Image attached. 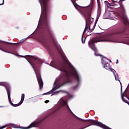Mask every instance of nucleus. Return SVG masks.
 I'll return each instance as SVG.
<instances>
[{"instance_id": "obj_14", "label": "nucleus", "mask_w": 129, "mask_h": 129, "mask_svg": "<svg viewBox=\"0 0 129 129\" xmlns=\"http://www.w3.org/2000/svg\"><path fill=\"white\" fill-rule=\"evenodd\" d=\"M119 5V3L117 2V1H112V3L109 4L110 7H114L115 6H118Z\"/></svg>"}, {"instance_id": "obj_2", "label": "nucleus", "mask_w": 129, "mask_h": 129, "mask_svg": "<svg viewBox=\"0 0 129 129\" xmlns=\"http://www.w3.org/2000/svg\"><path fill=\"white\" fill-rule=\"evenodd\" d=\"M97 42H114V41L112 36L111 35H100L90 40L89 41V46L93 51H94L95 56H99V55L96 54L97 49H96V47L94 45V43H97Z\"/></svg>"}, {"instance_id": "obj_3", "label": "nucleus", "mask_w": 129, "mask_h": 129, "mask_svg": "<svg viewBox=\"0 0 129 129\" xmlns=\"http://www.w3.org/2000/svg\"><path fill=\"white\" fill-rule=\"evenodd\" d=\"M118 16H120V17L121 18L123 23L125 25H129V21L128 19H127V17H126V15H125V13H123L121 15H119V14L114 12H111L109 13L108 14H105L103 16V19H108V20H114L113 19V17H117Z\"/></svg>"}, {"instance_id": "obj_15", "label": "nucleus", "mask_w": 129, "mask_h": 129, "mask_svg": "<svg viewBox=\"0 0 129 129\" xmlns=\"http://www.w3.org/2000/svg\"><path fill=\"white\" fill-rule=\"evenodd\" d=\"M100 12H101L100 6H99V4H98V11H97L98 13H97V20L98 19V18H99V16H100Z\"/></svg>"}, {"instance_id": "obj_37", "label": "nucleus", "mask_w": 129, "mask_h": 129, "mask_svg": "<svg viewBox=\"0 0 129 129\" xmlns=\"http://www.w3.org/2000/svg\"><path fill=\"white\" fill-rule=\"evenodd\" d=\"M35 74H36V72H35Z\"/></svg>"}, {"instance_id": "obj_11", "label": "nucleus", "mask_w": 129, "mask_h": 129, "mask_svg": "<svg viewBox=\"0 0 129 129\" xmlns=\"http://www.w3.org/2000/svg\"><path fill=\"white\" fill-rule=\"evenodd\" d=\"M6 90L7 91V94H8V96L9 101L10 104L11 105H12V106H15L14 105V104L12 102V100L11 99V92L10 91V88H8L7 87H6Z\"/></svg>"}, {"instance_id": "obj_10", "label": "nucleus", "mask_w": 129, "mask_h": 129, "mask_svg": "<svg viewBox=\"0 0 129 129\" xmlns=\"http://www.w3.org/2000/svg\"><path fill=\"white\" fill-rule=\"evenodd\" d=\"M111 72H112V73L114 75V77H115V80L119 81L120 85H121V91L122 90V87L121 86V83H120V80H119V79H120L118 77L117 73H116V72L115 71V70H114V69H111Z\"/></svg>"}, {"instance_id": "obj_33", "label": "nucleus", "mask_w": 129, "mask_h": 129, "mask_svg": "<svg viewBox=\"0 0 129 129\" xmlns=\"http://www.w3.org/2000/svg\"><path fill=\"white\" fill-rule=\"evenodd\" d=\"M126 89L125 90V91H126Z\"/></svg>"}, {"instance_id": "obj_31", "label": "nucleus", "mask_w": 129, "mask_h": 129, "mask_svg": "<svg viewBox=\"0 0 129 129\" xmlns=\"http://www.w3.org/2000/svg\"><path fill=\"white\" fill-rule=\"evenodd\" d=\"M0 107H5V106H0Z\"/></svg>"}, {"instance_id": "obj_27", "label": "nucleus", "mask_w": 129, "mask_h": 129, "mask_svg": "<svg viewBox=\"0 0 129 129\" xmlns=\"http://www.w3.org/2000/svg\"><path fill=\"white\" fill-rule=\"evenodd\" d=\"M117 63H118V59L116 60V64H117Z\"/></svg>"}, {"instance_id": "obj_24", "label": "nucleus", "mask_w": 129, "mask_h": 129, "mask_svg": "<svg viewBox=\"0 0 129 129\" xmlns=\"http://www.w3.org/2000/svg\"><path fill=\"white\" fill-rule=\"evenodd\" d=\"M49 100H46L45 101V103H48V102H49Z\"/></svg>"}, {"instance_id": "obj_6", "label": "nucleus", "mask_w": 129, "mask_h": 129, "mask_svg": "<svg viewBox=\"0 0 129 129\" xmlns=\"http://www.w3.org/2000/svg\"><path fill=\"white\" fill-rule=\"evenodd\" d=\"M60 86H60L59 83H58V79H56L53 85V88L49 92L43 94V95H49V94H51V93H53L51 94V96H53V95H55V94H58V93L62 92V91H57L58 88H59Z\"/></svg>"}, {"instance_id": "obj_17", "label": "nucleus", "mask_w": 129, "mask_h": 129, "mask_svg": "<svg viewBox=\"0 0 129 129\" xmlns=\"http://www.w3.org/2000/svg\"><path fill=\"white\" fill-rule=\"evenodd\" d=\"M89 8L91 10H92V9L93 8V3H92L90 5V6H89Z\"/></svg>"}, {"instance_id": "obj_5", "label": "nucleus", "mask_w": 129, "mask_h": 129, "mask_svg": "<svg viewBox=\"0 0 129 129\" xmlns=\"http://www.w3.org/2000/svg\"><path fill=\"white\" fill-rule=\"evenodd\" d=\"M28 58H26V59L32 67H33V65H37V64H38V66H39V65H41V64L43 63L42 60L37 57L36 56L28 55Z\"/></svg>"}, {"instance_id": "obj_25", "label": "nucleus", "mask_w": 129, "mask_h": 129, "mask_svg": "<svg viewBox=\"0 0 129 129\" xmlns=\"http://www.w3.org/2000/svg\"><path fill=\"white\" fill-rule=\"evenodd\" d=\"M0 50H2V51H4V52H6V53H10V52H7V51H5V50H4L1 49V48H0Z\"/></svg>"}, {"instance_id": "obj_28", "label": "nucleus", "mask_w": 129, "mask_h": 129, "mask_svg": "<svg viewBox=\"0 0 129 129\" xmlns=\"http://www.w3.org/2000/svg\"><path fill=\"white\" fill-rule=\"evenodd\" d=\"M107 60H108V61H109V62H111V60L110 59H107Z\"/></svg>"}, {"instance_id": "obj_8", "label": "nucleus", "mask_w": 129, "mask_h": 129, "mask_svg": "<svg viewBox=\"0 0 129 129\" xmlns=\"http://www.w3.org/2000/svg\"><path fill=\"white\" fill-rule=\"evenodd\" d=\"M104 61H106V58L105 57H103L102 58V64L103 65V68H105V69H106L107 70H110L111 71V68H110V65L109 63L105 62H104Z\"/></svg>"}, {"instance_id": "obj_9", "label": "nucleus", "mask_w": 129, "mask_h": 129, "mask_svg": "<svg viewBox=\"0 0 129 129\" xmlns=\"http://www.w3.org/2000/svg\"><path fill=\"white\" fill-rule=\"evenodd\" d=\"M41 122V121H38L37 120L34 121L32 122L30 125H29L28 127L26 128H22L23 129H29L31 128V127H36L39 125V124Z\"/></svg>"}, {"instance_id": "obj_18", "label": "nucleus", "mask_w": 129, "mask_h": 129, "mask_svg": "<svg viewBox=\"0 0 129 129\" xmlns=\"http://www.w3.org/2000/svg\"><path fill=\"white\" fill-rule=\"evenodd\" d=\"M50 66H51V67H53L54 68H56V65H55V63L54 62L52 63L50 65Z\"/></svg>"}, {"instance_id": "obj_32", "label": "nucleus", "mask_w": 129, "mask_h": 129, "mask_svg": "<svg viewBox=\"0 0 129 129\" xmlns=\"http://www.w3.org/2000/svg\"><path fill=\"white\" fill-rule=\"evenodd\" d=\"M75 8L76 9V6H75Z\"/></svg>"}, {"instance_id": "obj_36", "label": "nucleus", "mask_w": 129, "mask_h": 129, "mask_svg": "<svg viewBox=\"0 0 129 129\" xmlns=\"http://www.w3.org/2000/svg\"><path fill=\"white\" fill-rule=\"evenodd\" d=\"M35 74H36V72H35Z\"/></svg>"}, {"instance_id": "obj_13", "label": "nucleus", "mask_w": 129, "mask_h": 129, "mask_svg": "<svg viewBox=\"0 0 129 129\" xmlns=\"http://www.w3.org/2000/svg\"><path fill=\"white\" fill-rule=\"evenodd\" d=\"M24 99H25V94H22L21 100L20 101V102L18 104V106H19V105H21V104H22V103H23V102H24Z\"/></svg>"}, {"instance_id": "obj_7", "label": "nucleus", "mask_w": 129, "mask_h": 129, "mask_svg": "<svg viewBox=\"0 0 129 129\" xmlns=\"http://www.w3.org/2000/svg\"><path fill=\"white\" fill-rule=\"evenodd\" d=\"M58 104L63 107H66L67 106V107H68V108L70 109V111L72 112V111H71L70 109L69 106H68V104H67V98L65 97L61 98L58 101Z\"/></svg>"}, {"instance_id": "obj_23", "label": "nucleus", "mask_w": 129, "mask_h": 129, "mask_svg": "<svg viewBox=\"0 0 129 129\" xmlns=\"http://www.w3.org/2000/svg\"><path fill=\"white\" fill-rule=\"evenodd\" d=\"M82 42L83 44H84L85 43V40L82 39Z\"/></svg>"}, {"instance_id": "obj_20", "label": "nucleus", "mask_w": 129, "mask_h": 129, "mask_svg": "<svg viewBox=\"0 0 129 129\" xmlns=\"http://www.w3.org/2000/svg\"><path fill=\"white\" fill-rule=\"evenodd\" d=\"M13 127H14L15 128H20V127H19V126H18L17 125H14Z\"/></svg>"}, {"instance_id": "obj_21", "label": "nucleus", "mask_w": 129, "mask_h": 129, "mask_svg": "<svg viewBox=\"0 0 129 129\" xmlns=\"http://www.w3.org/2000/svg\"><path fill=\"white\" fill-rule=\"evenodd\" d=\"M0 85H1L2 86L5 85V83H4V82H0Z\"/></svg>"}, {"instance_id": "obj_16", "label": "nucleus", "mask_w": 129, "mask_h": 129, "mask_svg": "<svg viewBox=\"0 0 129 129\" xmlns=\"http://www.w3.org/2000/svg\"><path fill=\"white\" fill-rule=\"evenodd\" d=\"M86 23H89V24H91L93 22V18L90 17L86 18Z\"/></svg>"}, {"instance_id": "obj_34", "label": "nucleus", "mask_w": 129, "mask_h": 129, "mask_svg": "<svg viewBox=\"0 0 129 129\" xmlns=\"http://www.w3.org/2000/svg\"><path fill=\"white\" fill-rule=\"evenodd\" d=\"M110 8H112V7H110Z\"/></svg>"}, {"instance_id": "obj_29", "label": "nucleus", "mask_w": 129, "mask_h": 129, "mask_svg": "<svg viewBox=\"0 0 129 129\" xmlns=\"http://www.w3.org/2000/svg\"><path fill=\"white\" fill-rule=\"evenodd\" d=\"M74 89L75 90L76 89V87H75L74 88Z\"/></svg>"}, {"instance_id": "obj_22", "label": "nucleus", "mask_w": 129, "mask_h": 129, "mask_svg": "<svg viewBox=\"0 0 129 129\" xmlns=\"http://www.w3.org/2000/svg\"><path fill=\"white\" fill-rule=\"evenodd\" d=\"M4 4H5V0H3V3L2 4H0V6H3V5H4Z\"/></svg>"}, {"instance_id": "obj_30", "label": "nucleus", "mask_w": 129, "mask_h": 129, "mask_svg": "<svg viewBox=\"0 0 129 129\" xmlns=\"http://www.w3.org/2000/svg\"><path fill=\"white\" fill-rule=\"evenodd\" d=\"M34 65H33V67H32V68H33V69H34ZM33 70H35V69H34Z\"/></svg>"}, {"instance_id": "obj_35", "label": "nucleus", "mask_w": 129, "mask_h": 129, "mask_svg": "<svg viewBox=\"0 0 129 129\" xmlns=\"http://www.w3.org/2000/svg\"><path fill=\"white\" fill-rule=\"evenodd\" d=\"M12 44H16V43H12Z\"/></svg>"}, {"instance_id": "obj_26", "label": "nucleus", "mask_w": 129, "mask_h": 129, "mask_svg": "<svg viewBox=\"0 0 129 129\" xmlns=\"http://www.w3.org/2000/svg\"><path fill=\"white\" fill-rule=\"evenodd\" d=\"M107 60H108L107 58H106V60H104V62L105 63V62H106V63H107Z\"/></svg>"}, {"instance_id": "obj_1", "label": "nucleus", "mask_w": 129, "mask_h": 129, "mask_svg": "<svg viewBox=\"0 0 129 129\" xmlns=\"http://www.w3.org/2000/svg\"><path fill=\"white\" fill-rule=\"evenodd\" d=\"M55 46L59 52L60 54L61 55L62 58L63 59L65 63H66L67 67L66 66H62V67H60L59 70L60 71H63L64 73V74L67 75V76H73L75 79L78 80V82H79V79H80V76L75 70V68L73 67V66L68 61V59L65 56V54L62 51V49H61V46L59 45L55 44Z\"/></svg>"}, {"instance_id": "obj_4", "label": "nucleus", "mask_w": 129, "mask_h": 129, "mask_svg": "<svg viewBox=\"0 0 129 129\" xmlns=\"http://www.w3.org/2000/svg\"><path fill=\"white\" fill-rule=\"evenodd\" d=\"M39 2L40 4L41 7V17H43L42 23H47V17L46 16V13H47V8L48 0H39Z\"/></svg>"}, {"instance_id": "obj_12", "label": "nucleus", "mask_w": 129, "mask_h": 129, "mask_svg": "<svg viewBox=\"0 0 129 129\" xmlns=\"http://www.w3.org/2000/svg\"><path fill=\"white\" fill-rule=\"evenodd\" d=\"M36 75L37 79L38 82V84L39 85V89H42L44 85V83H43V80H42V78L41 77V76H40V80L38 78V77L37 76V74H36Z\"/></svg>"}, {"instance_id": "obj_19", "label": "nucleus", "mask_w": 129, "mask_h": 129, "mask_svg": "<svg viewBox=\"0 0 129 129\" xmlns=\"http://www.w3.org/2000/svg\"><path fill=\"white\" fill-rule=\"evenodd\" d=\"M8 126V125H5L4 126H0V129H4L5 128V127H7Z\"/></svg>"}]
</instances>
